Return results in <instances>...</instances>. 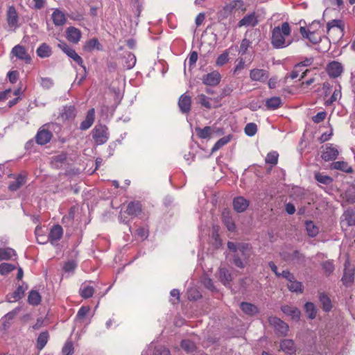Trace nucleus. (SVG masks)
Instances as JSON below:
<instances>
[{
    "label": "nucleus",
    "instance_id": "25",
    "mask_svg": "<svg viewBox=\"0 0 355 355\" xmlns=\"http://www.w3.org/2000/svg\"><path fill=\"white\" fill-rule=\"evenodd\" d=\"M26 176L19 174L17 176L15 181L10 182L8 186L10 191H15L21 188L26 183Z\"/></svg>",
    "mask_w": 355,
    "mask_h": 355
},
{
    "label": "nucleus",
    "instance_id": "42",
    "mask_svg": "<svg viewBox=\"0 0 355 355\" xmlns=\"http://www.w3.org/2000/svg\"><path fill=\"white\" fill-rule=\"evenodd\" d=\"M37 53L40 58H48L51 54V50L49 45L43 43L37 49Z\"/></svg>",
    "mask_w": 355,
    "mask_h": 355
},
{
    "label": "nucleus",
    "instance_id": "40",
    "mask_svg": "<svg viewBox=\"0 0 355 355\" xmlns=\"http://www.w3.org/2000/svg\"><path fill=\"white\" fill-rule=\"evenodd\" d=\"M94 288L92 286L83 284L79 290L80 296L85 299L92 297Z\"/></svg>",
    "mask_w": 355,
    "mask_h": 355
},
{
    "label": "nucleus",
    "instance_id": "38",
    "mask_svg": "<svg viewBox=\"0 0 355 355\" xmlns=\"http://www.w3.org/2000/svg\"><path fill=\"white\" fill-rule=\"evenodd\" d=\"M49 333L48 331H43L40 334L37 338V348L39 350H42L44 346L46 345L49 340Z\"/></svg>",
    "mask_w": 355,
    "mask_h": 355
},
{
    "label": "nucleus",
    "instance_id": "51",
    "mask_svg": "<svg viewBox=\"0 0 355 355\" xmlns=\"http://www.w3.org/2000/svg\"><path fill=\"white\" fill-rule=\"evenodd\" d=\"M181 347L187 352H192L195 350L196 346L193 342L190 340H183L181 342Z\"/></svg>",
    "mask_w": 355,
    "mask_h": 355
},
{
    "label": "nucleus",
    "instance_id": "61",
    "mask_svg": "<svg viewBox=\"0 0 355 355\" xmlns=\"http://www.w3.org/2000/svg\"><path fill=\"white\" fill-rule=\"evenodd\" d=\"M40 84L44 89H48L53 86V82L50 78H41Z\"/></svg>",
    "mask_w": 355,
    "mask_h": 355
},
{
    "label": "nucleus",
    "instance_id": "60",
    "mask_svg": "<svg viewBox=\"0 0 355 355\" xmlns=\"http://www.w3.org/2000/svg\"><path fill=\"white\" fill-rule=\"evenodd\" d=\"M64 355H72L73 353V347L71 342H67L62 348Z\"/></svg>",
    "mask_w": 355,
    "mask_h": 355
},
{
    "label": "nucleus",
    "instance_id": "44",
    "mask_svg": "<svg viewBox=\"0 0 355 355\" xmlns=\"http://www.w3.org/2000/svg\"><path fill=\"white\" fill-rule=\"evenodd\" d=\"M305 225L307 234L310 237H315L318 235L319 232L318 227L313 223V221H306Z\"/></svg>",
    "mask_w": 355,
    "mask_h": 355
},
{
    "label": "nucleus",
    "instance_id": "24",
    "mask_svg": "<svg viewBox=\"0 0 355 355\" xmlns=\"http://www.w3.org/2000/svg\"><path fill=\"white\" fill-rule=\"evenodd\" d=\"M62 227L60 225H53L49 232V239H50L51 243L59 241L62 238Z\"/></svg>",
    "mask_w": 355,
    "mask_h": 355
},
{
    "label": "nucleus",
    "instance_id": "62",
    "mask_svg": "<svg viewBox=\"0 0 355 355\" xmlns=\"http://www.w3.org/2000/svg\"><path fill=\"white\" fill-rule=\"evenodd\" d=\"M77 265L74 261H69L66 262L63 266V270L65 272H69L75 270Z\"/></svg>",
    "mask_w": 355,
    "mask_h": 355
},
{
    "label": "nucleus",
    "instance_id": "16",
    "mask_svg": "<svg viewBox=\"0 0 355 355\" xmlns=\"http://www.w3.org/2000/svg\"><path fill=\"white\" fill-rule=\"evenodd\" d=\"M281 310L284 314L291 316L294 320L298 321L300 318L301 311L295 306L284 305L282 306Z\"/></svg>",
    "mask_w": 355,
    "mask_h": 355
},
{
    "label": "nucleus",
    "instance_id": "20",
    "mask_svg": "<svg viewBox=\"0 0 355 355\" xmlns=\"http://www.w3.org/2000/svg\"><path fill=\"white\" fill-rule=\"evenodd\" d=\"M67 39L71 43L77 44L81 37V32L79 29L71 26L66 31Z\"/></svg>",
    "mask_w": 355,
    "mask_h": 355
},
{
    "label": "nucleus",
    "instance_id": "49",
    "mask_svg": "<svg viewBox=\"0 0 355 355\" xmlns=\"http://www.w3.org/2000/svg\"><path fill=\"white\" fill-rule=\"evenodd\" d=\"M231 139V136L228 135L226 137H223L220 138L219 140L216 141V143L214 145V146L211 148V152H216L220 148H222L223 146L226 145L227 143L230 142Z\"/></svg>",
    "mask_w": 355,
    "mask_h": 355
},
{
    "label": "nucleus",
    "instance_id": "43",
    "mask_svg": "<svg viewBox=\"0 0 355 355\" xmlns=\"http://www.w3.org/2000/svg\"><path fill=\"white\" fill-rule=\"evenodd\" d=\"M41 302V296L40 293L34 290H32L28 296V302L33 306L38 305Z\"/></svg>",
    "mask_w": 355,
    "mask_h": 355
},
{
    "label": "nucleus",
    "instance_id": "64",
    "mask_svg": "<svg viewBox=\"0 0 355 355\" xmlns=\"http://www.w3.org/2000/svg\"><path fill=\"white\" fill-rule=\"evenodd\" d=\"M202 284L207 289L210 291L215 290V286L214 285V283L209 277H205L202 279Z\"/></svg>",
    "mask_w": 355,
    "mask_h": 355
},
{
    "label": "nucleus",
    "instance_id": "31",
    "mask_svg": "<svg viewBox=\"0 0 355 355\" xmlns=\"http://www.w3.org/2000/svg\"><path fill=\"white\" fill-rule=\"evenodd\" d=\"M238 253L241 260H247L250 256V247L248 243H239Z\"/></svg>",
    "mask_w": 355,
    "mask_h": 355
},
{
    "label": "nucleus",
    "instance_id": "55",
    "mask_svg": "<svg viewBox=\"0 0 355 355\" xmlns=\"http://www.w3.org/2000/svg\"><path fill=\"white\" fill-rule=\"evenodd\" d=\"M228 60L229 53L227 51H225L218 57L216 63L218 66H223L225 64H226L228 62Z\"/></svg>",
    "mask_w": 355,
    "mask_h": 355
},
{
    "label": "nucleus",
    "instance_id": "32",
    "mask_svg": "<svg viewBox=\"0 0 355 355\" xmlns=\"http://www.w3.org/2000/svg\"><path fill=\"white\" fill-rule=\"evenodd\" d=\"M304 309L309 319L313 320L316 318L317 309L313 302L305 303Z\"/></svg>",
    "mask_w": 355,
    "mask_h": 355
},
{
    "label": "nucleus",
    "instance_id": "59",
    "mask_svg": "<svg viewBox=\"0 0 355 355\" xmlns=\"http://www.w3.org/2000/svg\"><path fill=\"white\" fill-rule=\"evenodd\" d=\"M24 293V289L21 286H19L15 291H14L12 294V298L14 300H18L21 299Z\"/></svg>",
    "mask_w": 355,
    "mask_h": 355
},
{
    "label": "nucleus",
    "instance_id": "28",
    "mask_svg": "<svg viewBox=\"0 0 355 355\" xmlns=\"http://www.w3.org/2000/svg\"><path fill=\"white\" fill-rule=\"evenodd\" d=\"M52 19L55 26H62L66 22L65 15L58 9L53 11L52 14Z\"/></svg>",
    "mask_w": 355,
    "mask_h": 355
},
{
    "label": "nucleus",
    "instance_id": "6",
    "mask_svg": "<svg viewBox=\"0 0 355 355\" xmlns=\"http://www.w3.org/2000/svg\"><path fill=\"white\" fill-rule=\"evenodd\" d=\"M344 266V272L341 281L344 286L349 287L353 284L354 281V268L348 261H345Z\"/></svg>",
    "mask_w": 355,
    "mask_h": 355
},
{
    "label": "nucleus",
    "instance_id": "12",
    "mask_svg": "<svg viewBox=\"0 0 355 355\" xmlns=\"http://www.w3.org/2000/svg\"><path fill=\"white\" fill-rule=\"evenodd\" d=\"M221 76L217 71H213L205 75L202 77V83L209 86H216L220 81Z\"/></svg>",
    "mask_w": 355,
    "mask_h": 355
},
{
    "label": "nucleus",
    "instance_id": "45",
    "mask_svg": "<svg viewBox=\"0 0 355 355\" xmlns=\"http://www.w3.org/2000/svg\"><path fill=\"white\" fill-rule=\"evenodd\" d=\"M343 216L348 226L355 225V211L353 209L346 210Z\"/></svg>",
    "mask_w": 355,
    "mask_h": 355
},
{
    "label": "nucleus",
    "instance_id": "23",
    "mask_svg": "<svg viewBox=\"0 0 355 355\" xmlns=\"http://www.w3.org/2000/svg\"><path fill=\"white\" fill-rule=\"evenodd\" d=\"M218 279L225 286H230L232 280L230 272L225 268H220L218 269Z\"/></svg>",
    "mask_w": 355,
    "mask_h": 355
},
{
    "label": "nucleus",
    "instance_id": "19",
    "mask_svg": "<svg viewBox=\"0 0 355 355\" xmlns=\"http://www.w3.org/2000/svg\"><path fill=\"white\" fill-rule=\"evenodd\" d=\"M52 137V133L45 129L40 130L36 136L35 140L36 142L40 145H44L50 141Z\"/></svg>",
    "mask_w": 355,
    "mask_h": 355
},
{
    "label": "nucleus",
    "instance_id": "47",
    "mask_svg": "<svg viewBox=\"0 0 355 355\" xmlns=\"http://www.w3.org/2000/svg\"><path fill=\"white\" fill-rule=\"evenodd\" d=\"M243 6L242 0H234L228 6H225L223 10H232V9L245 10V8Z\"/></svg>",
    "mask_w": 355,
    "mask_h": 355
},
{
    "label": "nucleus",
    "instance_id": "56",
    "mask_svg": "<svg viewBox=\"0 0 355 355\" xmlns=\"http://www.w3.org/2000/svg\"><path fill=\"white\" fill-rule=\"evenodd\" d=\"M341 96V92L340 89H335L331 96L326 101L325 105L329 106L331 105L334 102L336 101Z\"/></svg>",
    "mask_w": 355,
    "mask_h": 355
},
{
    "label": "nucleus",
    "instance_id": "37",
    "mask_svg": "<svg viewBox=\"0 0 355 355\" xmlns=\"http://www.w3.org/2000/svg\"><path fill=\"white\" fill-rule=\"evenodd\" d=\"M314 178L319 183L324 185H329L334 181L331 176L324 175V173L320 172H315L314 173Z\"/></svg>",
    "mask_w": 355,
    "mask_h": 355
},
{
    "label": "nucleus",
    "instance_id": "3",
    "mask_svg": "<svg viewBox=\"0 0 355 355\" xmlns=\"http://www.w3.org/2000/svg\"><path fill=\"white\" fill-rule=\"evenodd\" d=\"M58 47L69 58H71L76 63L82 67L85 71H86V67L83 64V60L82 58L75 51V50L69 46L64 42L60 41L58 44Z\"/></svg>",
    "mask_w": 355,
    "mask_h": 355
},
{
    "label": "nucleus",
    "instance_id": "8",
    "mask_svg": "<svg viewBox=\"0 0 355 355\" xmlns=\"http://www.w3.org/2000/svg\"><path fill=\"white\" fill-rule=\"evenodd\" d=\"M227 248L230 250L234 252V255L233 257L234 264L239 268H243L245 267V264L243 263L238 253L239 243L230 241L227 243Z\"/></svg>",
    "mask_w": 355,
    "mask_h": 355
},
{
    "label": "nucleus",
    "instance_id": "53",
    "mask_svg": "<svg viewBox=\"0 0 355 355\" xmlns=\"http://www.w3.org/2000/svg\"><path fill=\"white\" fill-rule=\"evenodd\" d=\"M257 131V126L254 123H249L245 127V133L250 137L254 136Z\"/></svg>",
    "mask_w": 355,
    "mask_h": 355
},
{
    "label": "nucleus",
    "instance_id": "4",
    "mask_svg": "<svg viewBox=\"0 0 355 355\" xmlns=\"http://www.w3.org/2000/svg\"><path fill=\"white\" fill-rule=\"evenodd\" d=\"M269 324L275 329V334L279 336H286L288 334V325L277 317L270 316L268 318Z\"/></svg>",
    "mask_w": 355,
    "mask_h": 355
},
{
    "label": "nucleus",
    "instance_id": "22",
    "mask_svg": "<svg viewBox=\"0 0 355 355\" xmlns=\"http://www.w3.org/2000/svg\"><path fill=\"white\" fill-rule=\"evenodd\" d=\"M95 119V110L92 108L88 110L86 117L84 121L80 125V129L82 130H86L89 129L93 124Z\"/></svg>",
    "mask_w": 355,
    "mask_h": 355
},
{
    "label": "nucleus",
    "instance_id": "2",
    "mask_svg": "<svg viewBox=\"0 0 355 355\" xmlns=\"http://www.w3.org/2000/svg\"><path fill=\"white\" fill-rule=\"evenodd\" d=\"M92 136L96 145L105 144L109 139L107 127L105 125L96 124L92 131Z\"/></svg>",
    "mask_w": 355,
    "mask_h": 355
},
{
    "label": "nucleus",
    "instance_id": "41",
    "mask_svg": "<svg viewBox=\"0 0 355 355\" xmlns=\"http://www.w3.org/2000/svg\"><path fill=\"white\" fill-rule=\"evenodd\" d=\"M197 135L201 139H208L212 134V130L210 126H205L204 128H196Z\"/></svg>",
    "mask_w": 355,
    "mask_h": 355
},
{
    "label": "nucleus",
    "instance_id": "5",
    "mask_svg": "<svg viewBox=\"0 0 355 355\" xmlns=\"http://www.w3.org/2000/svg\"><path fill=\"white\" fill-rule=\"evenodd\" d=\"M282 259L286 261H293L297 264H303L305 262V256L298 250H294L293 252H282L280 253Z\"/></svg>",
    "mask_w": 355,
    "mask_h": 355
},
{
    "label": "nucleus",
    "instance_id": "1",
    "mask_svg": "<svg viewBox=\"0 0 355 355\" xmlns=\"http://www.w3.org/2000/svg\"><path fill=\"white\" fill-rule=\"evenodd\" d=\"M291 29L288 22H284L281 26L275 27L272 31L270 42L274 49H284L293 42V40L286 39L291 35Z\"/></svg>",
    "mask_w": 355,
    "mask_h": 355
},
{
    "label": "nucleus",
    "instance_id": "17",
    "mask_svg": "<svg viewBox=\"0 0 355 355\" xmlns=\"http://www.w3.org/2000/svg\"><path fill=\"white\" fill-rule=\"evenodd\" d=\"M222 220L230 232H234L236 230L235 223L231 216L230 211L225 209L222 212Z\"/></svg>",
    "mask_w": 355,
    "mask_h": 355
},
{
    "label": "nucleus",
    "instance_id": "48",
    "mask_svg": "<svg viewBox=\"0 0 355 355\" xmlns=\"http://www.w3.org/2000/svg\"><path fill=\"white\" fill-rule=\"evenodd\" d=\"M279 154L276 151H272L267 154L265 162L266 164L274 166L277 164Z\"/></svg>",
    "mask_w": 355,
    "mask_h": 355
},
{
    "label": "nucleus",
    "instance_id": "7",
    "mask_svg": "<svg viewBox=\"0 0 355 355\" xmlns=\"http://www.w3.org/2000/svg\"><path fill=\"white\" fill-rule=\"evenodd\" d=\"M178 107L183 114H188L191 109V97L187 93L181 95L178 100Z\"/></svg>",
    "mask_w": 355,
    "mask_h": 355
},
{
    "label": "nucleus",
    "instance_id": "57",
    "mask_svg": "<svg viewBox=\"0 0 355 355\" xmlns=\"http://www.w3.org/2000/svg\"><path fill=\"white\" fill-rule=\"evenodd\" d=\"M198 101L200 105L207 109H210L211 107V103L209 101V98L203 94H199L198 96Z\"/></svg>",
    "mask_w": 355,
    "mask_h": 355
},
{
    "label": "nucleus",
    "instance_id": "33",
    "mask_svg": "<svg viewBox=\"0 0 355 355\" xmlns=\"http://www.w3.org/2000/svg\"><path fill=\"white\" fill-rule=\"evenodd\" d=\"M282 101L280 97L275 96L266 101V106L268 110H275L281 107Z\"/></svg>",
    "mask_w": 355,
    "mask_h": 355
},
{
    "label": "nucleus",
    "instance_id": "21",
    "mask_svg": "<svg viewBox=\"0 0 355 355\" xmlns=\"http://www.w3.org/2000/svg\"><path fill=\"white\" fill-rule=\"evenodd\" d=\"M12 53L17 58L26 61V62H29L31 60L30 55L27 53L26 49L19 44L16 45L12 49Z\"/></svg>",
    "mask_w": 355,
    "mask_h": 355
},
{
    "label": "nucleus",
    "instance_id": "10",
    "mask_svg": "<svg viewBox=\"0 0 355 355\" xmlns=\"http://www.w3.org/2000/svg\"><path fill=\"white\" fill-rule=\"evenodd\" d=\"M76 115V110L73 105L63 106L59 114V118L62 121L72 120Z\"/></svg>",
    "mask_w": 355,
    "mask_h": 355
},
{
    "label": "nucleus",
    "instance_id": "63",
    "mask_svg": "<svg viewBox=\"0 0 355 355\" xmlns=\"http://www.w3.org/2000/svg\"><path fill=\"white\" fill-rule=\"evenodd\" d=\"M250 44V42L247 40V39H243L242 41H241V45H240V49H239V53H241L242 55H244L247 50H248V48L249 47Z\"/></svg>",
    "mask_w": 355,
    "mask_h": 355
},
{
    "label": "nucleus",
    "instance_id": "46",
    "mask_svg": "<svg viewBox=\"0 0 355 355\" xmlns=\"http://www.w3.org/2000/svg\"><path fill=\"white\" fill-rule=\"evenodd\" d=\"M15 255V252L12 248H0V261L9 260Z\"/></svg>",
    "mask_w": 355,
    "mask_h": 355
},
{
    "label": "nucleus",
    "instance_id": "11",
    "mask_svg": "<svg viewBox=\"0 0 355 355\" xmlns=\"http://www.w3.org/2000/svg\"><path fill=\"white\" fill-rule=\"evenodd\" d=\"M142 212V205L139 201H132L127 205L125 213L131 217H137Z\"/></svg>",
    "mask_w": 355,
    "mask_h": 355
},
{
    "label": "nucleus",
    "instance_id": "30",
    "mask_svg": "<svg viewBox=\"0 0 355 355\" xmlns=\"http://www.w3.org/2000/svg\"><path fill=\"white\" fill-rule=\"evenodd\" d=\"M103 46L97 38H92L87 41L83 46V49L87 51H92L94 49L102 50Z\"/></svg>",
    "mask_w": 355,
    "mask_h": 355
},
{
    "label": "nucleus",
    "instance_id": "39",
    "mask_svg": "<svg viewBox=\"0 0 355 355\" xmlns=\"http://www.w3.org/2000/svg\"><path fill=\"white\" fill-rule=\"evenodd\" d=\"M18 21V16L15 8L11 6L8 10V23L10 26H13L17 24Z\"/></svg>",
    "mask_w": 355,
    "mask_h": 355
},
{
    "label": "nucleus",
    "instance_id": "52",
    "mask_svg": "<svg viewBox=\"0 0 355 355\" xmlns=\"http://www.w3.org/2000/svg\"><path fill=\"white\" fill-rule=\"evenodd\" d=\"M136 64V58L134 54L128 53L125 56V65L128 69H132Z\"/></svg>",
    "mask_w": 355,
    "mask_h": 355
},
{
    "label": "nucleus",
    "instance_id": "18",
    "mask_svg": "<svg viewBox=\"0 0 355 355\" xmlns=\"http://www.w3.org/2000/svg\"><path fill=\"white\" fill-rule=\"evenodd\" d=\"M327 70L330 77L337 78L343 72V66L338 62L333 61L328 64Z\"/></svg>",
    "mask_w": 355,
    "mask_h": 355
},
{
    "label": "nucleus",
    "instance_id": "36",
    "mask_svg": "<svg viewBox=\"0 0 355 355\" xmlns=\"http://www.w3.org/2000/svg\"><path fill=\"white\" fill-rule=\"evenodd\" d=\"M331 168L347 173H352L353 172V168L349 166L347 162L343 161L334 162L331 165Z\"/></svg>",
    "mask_w": 355,
    "mask_h": 355
},
{
    "label": "nucleus",
    "instance_id": "14",
    "mask_svg": "<svg viewBox=\"0 0 355 355\" xmlns=\"http://www.w3.org/2000/svg\"><path fill=\"white\" fill-rule=\"evenodd\" d=\"M339 153L337 148L332 146L331 144L327 146L321 155V157L325 162L335 160Z\"/></svg>",
    "mask_w": 355,
    "mask_h": 355
},
{
    "label": "nucleus",
    "instance_id": "13",
    "mask_svg": "<svg viewBox=\"0 0 355 355\" xmlns=\"http://www.w3.org/2000/svg\"><path fill=\"white\" fill-rule=\"evenodd\" d=\"M258 19L257 17L256 16L254 12H252L249 15H245L243 17L238 23V27H242V26H251L254 27L258 24Z\"/></svg>",
    "mask_w": 355,
    "mask_h": 355
},
{
    "label": "nucleus",
    "instance_id": "35",
    "mask_svg": "<svg viewBox=\"0 0 355 355\" xmlns=\"http://www.w3.org/2000/svg\"><path fill=\"white\" fill-rule=\"evenodd\" d=\"M287 287L292 293H302L304 291V287L302 282L296 280L295 278L287 284Z\"/></svg>",
    "mask_w": 355,
    "mask_h": 355
},
{
    "label": "nucleus",
    "instance_id": "29",
    "mask_svg": "<svg viewBox=\"0 0 355 355\" xmlns=\"http://www.w3.org/2000/svg\"><path fill=\"white\" fill-rule=\"evenodd\" d=\"M280 349L287 354H293L295 352V347L292 340L285 339L280 343Z\"/></svg>",
    "mask_w": 355,
    "mask_h": 355
},
{
    "label": "nucleus",
    "instance_id": "58",
    "mask_svg": "<svg viewBox=\"0 0 355 355\" xmlns=\"http://www.w3.org/2000/svg\"><path fill=\"white\" fill-rule=\"evenodd\" d=\"M155 355H171L170 351L168 349L164 346H158L155 348L154 350Z\"/></svg>",
    "mask_w": 355,
    "mask_h": 355
},
{
    "label": "nucleus",
    "instance_id": "50",
    "mask_svg": "<svg viewBox=\"0 0 355 355\" xmlns=\"http://www.w3.org/2000/svg\"><path fill=\"white\" fill-rule=\"evenodd\" d=\"M16 268V266L13 264L8 263H2L0 264V274L3 275H6L14 270Z\"/></svg>",
    "mask_w": 355,
    "mask_h": 355
},
{
    "label": "nucleus",
    "instance_id": "26",
    "mask_svg": "<svg viewBox=\"0 0 355 355\" xmlns=\"http://www.w3.org/2000/svg\"><path fill=\"white\" fill-rule=\"evenodd\" d=\"M319 301L322 304V309L325 312H329L332 309V303L329 297L324 293L319 294Z\"/></svg>",
    "mask_w": 355,
    "mask_h": 355
},
{
    "label": "nucleus",
    "instance_id": "9",
    "mask_svg": "<svg viewBox=\"0 0 355 355\" xmlns=\"http://www.w3.org/2000/svg\"><path fill=\"white\" fill-rule=\"evenodd\" d=\"M269 77V73L266 70L261 69H254L250 72V78L253 81H259L264 83Z\"/></svg>",
    "mask_w": 355,
    "mask_h": 355
},
{
    "label": "nucleus",
    "instance_id": "27",
    "mask_svg": "<svg viewBox=\"0 0 355 355\" xmlns=\"http://www.w3.org/2000/svg\"><path fill=\"white\" fill-rule=\"evenodd\" d=\"M21 307H17L12 311H10L3 318V326L4 329H7L10 327V321L13 320L14 318L20 312Z\"/></svg>",
    "mask_w": 355,
    "mask_h": 355
},
{
    "label": "nucleus",
    "instance_id": "34",
    "mask_svg": "<svg viewBox=\"0 0 355 355\" xmlns=\"http://www.w3.org/2000/svg\"><path fill=\"white\" fill-rule=\"evenodd\" d=\"M241 310L247 315H254L258 313V308L253 304L249 302H241Z\"/></svg>",
    "mask_w": 355,
    "mask_h": 355
},
{
    "label": "nucleus",
    "instance_id": "54",
    "mask_svg": "<svg viewBox=\"0 0 355 355\" xmlns=\"http://www.w3.org/2000/svg\"><path fill=\"white\" fill-rule=\"evenodd\" d=\"M328 31L334 27L338 28L341 31L343 30V24L340 19H333L329 21L327 24Z\"/></svg>",
    "mask_w": 355,
    "mask_h": 355
},
{
    "label": "nucleus",
    "instance_id": "15",
    "mask_svg": "<svg viewBox=\"0 0 355 355\" xmlns=\"http://www.w3.org/2000/svg\"><path fill=\"white\" fill-rule=\"evenodd\" d=\"M249 206V201L242 196H238L233 200V207L237 213L245 211Z\"/></svg>",
    "mask_w": 355,
    "mask_h": 355
}]
</instances>
